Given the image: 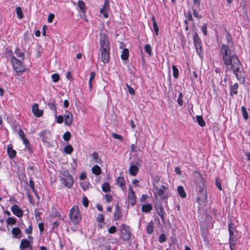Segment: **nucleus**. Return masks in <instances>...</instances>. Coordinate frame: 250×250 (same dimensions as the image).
Returning a JSON list of instances; mask_svg holds the SVG:
<instances>
[{
	"label": "nucleus",
	"instance_id": "62",
	"mask_svg": "<svg viewBox=\"0 0 250 250\" xmlns=\"http://www.w3.org/2000/svg\"><path fill=\"white\" fill-rule=\"evenodd\" d=\"M39 228L40 229V233L42 234L43 230H44V226L43 223H39L38 225Z\"/></svg>",
	"mask_w": 250,
	"mask_h": 250
},
{
	"label": "nucleus",
	"instance_id": "12",
	"mask_svg": "<svg viewBox=\"0 0 250 250\" xmlns=\"http://www.w3.org/2000/svg\"><path fill=\"white\" fill-rule=\"evenodd\" d=\"M141 162L140 160L137 159L135 164L131 163L129 167V172L131 175L135 176L137 175L139 171L138 166H140Z\"/></svg>",
	"mask_w": 250,
	"mask_h": 250
},
{
	"label": "nucleus",
	"instance_id": "54",
	"mask_svg": "<svg viewBox=\"0 0 250 250\" xmlns=\"http://www.w3.org/2000/svg\"><path fill=\"white\" fill-rule=\"evenodd\" d=\"M130 150L132 152H135L139 150V149L135 145L132 144L130 146Z\"/></svg>",
	"mask_w": 250,
	"mask_h": 250
},
{
	"label": "nucleus",
	"instance_id": "47",
	"mask_svg": "<svg viewBox=\"0 0 250 250\" xmlns=\"http://www.w3.org/2000/svg\"><path fill=\"white\" fill-rule=\"evenodd\" d=\"M25 232L26 234H31L32 232V224L30 223L28 228L25 229Z\"/></svg>",
	"mask_w": 250,
	"mask_h": 250
},
{
	"label": "nucleus",
	"instance_id": "40",
	"mask_svg": "<svg viewBox=\"0 0 250 250\" xmlns=\"http://www.w3.org/2000/svg\"><path fill=\"white\" fill-rule=\"evenodd\" d=\"M16 12L17 15L20 19H22L23 17L21 9L20 7H18L16 8Z\"/></svg>",
	"mask_w": 250,
	"mask_h": 250
},
{
	"label": "nucleus",
	"instance_id": "25",
	"mask_svg": "<svg viewBox=\"0 0 250 250\" xmlns=\"http://www.w3.org/2000/svg\"><path fill=\"white\" fill-rule=\"evenodd\" d=\"M177 191L180 197L182 198H185L186 197V193L182 186H178Z\"/></svg>",
	"mask_w": 250,
	"mask_h": 250
},
{
	"label": "nucleus",
	"instance_id": "4",
	"mask_svg": "<svg viewBox=\"0 0 250 250\" xmlns=\"http://www.w3.org/2000/svg\"><path fill=\"white\" fill-rule=\"evenodd\" d=\"M61 180L62 184L68 188H70L73 184V178L68 171H64L61 173Z\"/></svg>",
	"mask_w": 250,
	"mask_h": 250
},
{
	"label": "nucleus",
	"instance_id": "27",
	"mask_svg": "<svg viewBox=\"0 0 250 250\" xmlns=\"http://www.w3.org/2000/svg\"><path fill=\"white\" fill-rule=\"evenodd\" d=\"M153 223L152 221L148 223L147 228H146V232L148 234H150L153 231Z\"/></svg>",
	"mask_w": 250,
	"mask_h": 250
},
{
	"label": "nucleus",
	"instance_id": "2",
	"mask_svg": "<svg viewBox=\"0 0 250 250\" xmlns=\"http://www.w3.org/2000/svg\"><path fill=\"white\" fill-rule=\"evenodd\" d=\"M69 216L71 222L74 224L77 225L80 222L82 217L78 206H75L72 208L69 212Z\"/></svg>",
	"mask_w": 250,
	"mask_h": 250
},
{
	"label": "nucleus",
	"instance_id": "53",
	"mask_svg": "<svg viewBox=\"0 0 250 250\" xmlns=\"http://www.w3.org/2000/svg\"><path fill=\"white\" fill-rule=\"evenodd\" d=\"M117 229L115 226H111L108 229V231L109 233L113 234L116 231Z\"/></svg>",
	"mask_w": 250,
	"mask_h": 250
},
{
	"label": "nucleus",
	"instance_id": "30",
	"mask_svg": "<svg viewBox=\"0 0 250 250\" xmlns=\"http://www.w3.org/2000/svg\"><path fill=\"white\" fill-rule=\"evenodd\" d=\"M102 188L103 191L105 192L110 191V186L108 182L104 183L102 185Z\"/></svg>",
	"mask_w": 250,
	"mask_h": 250
},
{
	"label": "nucleus",
	"instance_id": "56",
	"mask_svg": "<svg viewBox=\"0 0 250 250\" xmlns=\"http://www.w3.org/2000/svg\"><path fill=\"white\" fill-rule=\"evenodd\" d=\"M200 0H193L194 6L197 9L200 8Z\"/></svg>",
	"mask_w": 250,
	"mask_h": 250
},
{
	"label": "nucleus",
	"instance_id": "22",
	"mask_svg": "<svg viewBox=\"0 0 250 250\" xmlns=\"http://www.w3.org/2000/svg\"><path fill=\"white\" fill-rule=\"evenodd\" d=\"M122 212L119 208L118 205H117L116 210L114 213V219L115 220H118L122 217Z\"/></svg>",
	"mask_w": 250,
	"mask_h": 250
},
{
	"label": "nucleus",
	"instance_id": "9",
	"mask_svg": "<svg viewBox=\"0 0 250 250\" xmlns=\"http://www.w3.org/2000/svg\"><path fill=\"white\" fill-rule=\"evenodd\" d=\"M28 238L29 240L25 239L21 240L20 246L21 250H32L33 237L29 236Z\"/></svg>",
	"mask_w": 250,
	"mask_h": 250
},
{
	"label": "nucleus",
	"instance_id": "59",
	"mask_svg": "<svg viewBox=\"0 0 250 250\" xmlns=\"http://www.w3.org/2000/svg\"><path fill=\"white\" fill-rule=\"evenodd\" d=\"M55 16L54 14H50L48 17L47 21L49 22H52L54 19Z\"/></svg>",
	"mask_w": 250,
	"mask_h": 250
},
{
	"label": "nucleus",
	"instance_id": "7",
	"mask_svg": "<svg viewBox=\"0 0 250 250\" xmlns=\"http://www.w3.org/2000/svg\"><path fill=\"white\" fill-rule=\"evenodd\" d=\"M110 43L108 37L105 33H100V49H110Z\"/></svg>",
	"mask_w": 250,
	"mask_h": 250
},
{
	"label": "nucleus",
	"instance_id": "43",
	"mask_svg": "<svg viewBox=\"0 0 250 250\" xmlns=\"http://www.w3.org/2000/svg\"><path fill=\"white\" fill-rule=\"evenodd\" d=\"M51 78L52 79L54 83H56L59 81L60 79V76L58 74H54L52 75Z\"/></svg>",
	"mask_w": 250,
	"mask_h": 250
},
{
	"label": "nucleus",
	"instance_id": "24",
	"mask_svg": "<svg viewBox=\"0 0 250 250\" xmlns=\"http://www.w3.org/2000/svg\"><path fill=\"white\" fill-rule=\"evenodd\" d=\"M129 56V51L127 49H124L122 52L121 57L123 60H126L128 59Z\"/></svg>",
	"mask_w": 250,
	"mask_h": 250
},
{
	"label": "nucleus",
	"instance_id": "57",
	"mask_svg": "<svg viewBox=\"0 0 250 250\" xmlns=\"http://www.w3.org/2000/svg\"><path fill=\"white\" fill-rule=\"evenodd\" d=\"M196 51H197V53L199 55H200L202 53V52H203L202 47H201V46L200 45V43L198 44L197 48H196Z\"/></svg>",
	"mask_w": 250,
	"mask_h": 250
},
{
	"label": "nucleus",
	"instance_id": "35",
	"mask_svg": "<svg viewBox=\"0 0 250 250\" xmlns=\"http://www.w3.org/2000/svg\"><path fill=\"white\" fill-rule=\"evenodd\" d=\"M241 110H242V113L244 119L245 120H248L249 118V115H248V112H247L246 107L244 106H242Z\"/></svg>",
	"mask_w": 250,
	"mask_h": 250
},
{
	"label": "nucleus",
	"instance_id": "15",
	"mask_svg": "<svg viewBox=\"0 0 250 250\" xmlns=\"http://www.w3.org/2000/svg\"><path fill=\"white\" fill-rule=\"evenodd\" d=\"M109 10V2L108 0H105L104 5L102 8L100 9L101 14H103L105 18H107L108 17V11Z\"/></svg>",
	"mask_w": 250,
	"mask_h": 250
},
{
	"label": "nucleus",
	"instance_id": "5",
	"mask_svg": "<svg viewBox=\"0 0 250 250\" xmlns=\"http://www.w3.org/2000/svg\"><path fill=\"white\" fill-rule=\"evenodd\" d=\"M168 188L167 187L163 185L159 188L155 187L153 188V192L154 194L158 196L162 199H167L168 197Z\"/></svg>",
	"mask_w": 250,
	"mask_h": 250
},
{
	"label": "nucleus",
	"instance_id": "13",
	"mask_svg": "<svg viewBox=\"0 0 250 250\" xmlns=\"http://www.w3.org/2000/svg\"><path fill=\"white\" fill-rule=\"evenodd\" d=\"M101 55V60L104 63H107L110 59L109 56V51L110 49H100Z\"/></svg>",
	"mask_w": 250,
	"mask_h": 250
},
{
	"label": "nucleus",
	"instance_id": "32",
	"mask_svg": "<svg viewBox=\"0 0 250 250\" xmlns=\"http://www.w3.org/2000/svg\"><path fill=\"white\" fill-rule=\"evenodd\" d=\"M172 69L173 71V76L175 79H177L179 76V70L177 67L173 65L172 66Z\"/></svg>",
	"mask_w": 250,
	"mask_h": 250
},
{
	"label": "nucleus",
	"instance_id": "38",
	"mask_svg": "<svg viewBox=\"0 0 250 250\" xmlns=\"http://www.w3.org/2000/svg\"><path fill=\"white\" fill-rule=\"evenodd\" d=\"M166 250H179V247L177 244L171 243L169 248L167 249Z\"/></svg>",
	"mask_w": 250,
	"mask_h": 250
},
{
	"label": "nucleus",
	"instance_id": "16",
	"mask_svg": "<svg viewBox=\"0 0 250 250\" xmlns=\"http://www.w3.org/2000/svg\"><path fill=\"white\" fill-rule=\"evenodd\" d=\"M13 213L18 217H21L23 216V211L17 205H14L11 208Z\"/></svg>",
	"mask_w": 250,
	"mask_h": 250
},
{
	"label": "nucleus",
	"instance_id": "42",
	"mask_svg": "<svg viewBox=\"0 0 250 250\" xmlns=\"http://www.w3.org/2000/svg\"><path fill=\"white\" fill-rule=\"evenodd\" d=\"M157 212H158L159 215L160 216L161 218L162 219H164L165 212H164V210L162 207H161L158 209Z\"/></svg>",
	"mask_w": 250,
	"mask_h": 250
},
{
	"label": "nucleus",
	"instance_id": "63",
	"mask_svg": "<svg viewBox=\"0 0 250 250\" xmlns=\"http://www.w3.org/2000/svg\"><path fill=\"white\" fill-rule=\"evenodd\" d=\"M95 73L94 72H92L90 73V77L89 80V82H92L93 79L95 78Z\"/></svg>",
	"mask_w": 250,
	"mask_h": 250
},
{
	"label": "nucleus",
	"instance_id": "26",
	"mask_svg": "<svg viewBox=\"0 0 250 250\" xmlns=\"http://www.w3.org/2000/svg\"><path fill=\"white\" fill-rule=\"evenodd\" d=\"M152 21L153 22V27L154 30L155 31L156 35L157 36V35H158V33H159V27H158L157 23L155 21V18L154 17H152Z\"/></svg>",
	"mask_w": 250,
	"mask_h": 250
},
{
	"label": "nucleus",
	"instance_id": "33",
	"mask_svg": "<svg viewBox=\"0 0 250 250\" xmlns=\"http://www.w3.org/2000/svg\"><path fill=\"white\" fill-rule=\"evenodd\" d=\"M239 85L237 83H235L233 86L231 88V92L230 94L232 95L233 94H237V89L238 88Z\"/></svg>",
	"mask_w": 250,
	"mask_h": 250
},
{
	"label": "nucleus",
	"instance_id": "34",
	"mask_svg": "<svg viewBox=\"0 0 250 250\" xmlns=\"http://www.w3.org/2000/svg\"><path fill=\"white\" fill-rule=\"evenodd\" d=\"M193 40L195 46L196 48H197L198 44L200 43V40L197 33H195L194 35Z\"/></svg>",
	"mask_w": 250,
	"mask_h": 250
},
{
	"label": "nucleus",
	"instance_id": "8",
	"mask_svg": "<svg viewBox=\"0 0 250 250\" xmlns=\"http://www.w3.org/2000/svg\"><path fill=\"white\" fill-rule=\"evenodd\" d=\"M235 228L233 224L230 223L229 225V246L231 250L234 248L235 242V235L234 234V231Z\"/></svg>",
	"mask_w": 250,
	"mask_h": 250
},
{
	"label": "nucleus",
	"instance_id": "36",
	"mask_svg": "<svg viewBox=\"0 0 250 250\" xmlns=\"http://www.w3.org/2000/svg\"><path fill=\"white\" fill-rule=\"evenodd\" d=\"M144 49L146 52L148 54L149 56H151L152 55V48L149 44H146L145 46Z\"/></svg>",
	"mask_w": 250,
	"mask_h": 250
},
{
	"label": "nucleus",
	"instance_id": "52",
	"mask_svg": "<svg viewBox=\"0 0 250 250\" xmlns=\"http://www.w3.org/2000/svg\"><path fill=\"white\" fill-rule=\"evenodd\" d=\"M126 86L127 88V90H128L129 94L132 95H134L135 92H134V89L130 85H129L127 83L126 84Z\"/></svg>",
	"mask_w": 250,
	"mask_h": 250
},
{
	"label": "nucleus",
	"instance_id": "14",
	"mask_svg": "<svg viewBox=\"0 0 250 250\" xmlns=\"http://www.w3.org/2000/svg\"><path fill=\"white\" fill-rule=\"evenodd\" d=\"M128 203L132 206H133L136 202V197L133 190L132 186L131 185L129 186L128 188Z\"/></svg>",
	"mask_w": 250,
	"mask_h": 250
},
{
	"label": "nucleus",
	"instance_id": "20",
	"mask_svg": "<svg viewBox=\"0 0 250 250\" xmlns=\"http://www.w3.org/2000/svg\"><path fill=\"white\" fill-rule=\"evenodd\" d=\"M116 183L122 190H125V186L124 182V179L123 177H118L116 180Z\"/></svg>",
	"mask_w": 250,
	"mask_h": 250
},
{
	"label": "nucleus",
	"instance_id": "17",
	"mask_svg": "<svg viewBox=\"0 0 250 250\" xmlns=\"http://www.w3.org/2000/svg\"><path fill=\"white\" fill-rule=\"evenodd\" d=\"M63 118H64L65 125L70 126L72 125L73 122L72 114L69 111H66Z\"/></svg>",
	"mask_w": 250,
	"mask_h": 250
},
{
	"label": "nucleus",
	"instance_id": "1",
	"mask_svg": "<svg viewBox=\"0 0 250 250\" xmlns=\"http://www.w3.org/2000/svg\"><path fill=\"white\" fill-rule=\"evenodd\" d=\"M228 44H223L221 47L222 59L226 66H229L230 70L233 71L236 78L239 81L244 80L243 68L234 49L231 36L229 32L227 34Z\"/></svg>",
	"mask_w": 250,
	"mask_h": 250
},
{
	"label": "nucleus",
	"instance_id": "11",
	"mask_svg": "<svg viewBox=\"0 0 250 250\" xmlns=\"http://www.w3.org/2000/svg\"><path fill=\"white\" fill-rule=\"evenodd\" d=\"M18 134H19L20 137L23 141V142L24 144L25 147H26V150L28 151L29 152L28 154L31 155L32 151L30 147V145L29 144V141L27 139H26L25 138V134L21 129H20L19 130Z\"/></svg>",
	"mask_w": 250,
	"mask_h": 250
},
{
	"label": "nucleus",
	"instance_id": "60",
	"mask_svg": "<svg viewBox=\"0 0 250 250\" xmlns=\"http://www.w3.org/2000/svg\"><path fill=\"white\" fill-rule=\"evenodd\" d=\"M216 185L217 187L218 188V189L220 190H221L222 189L221 185V182L218 179V178L216 180Z\"/></svg>",
	"mask_w": 250,
	"mask_h": 250
},
{
	"label": "nucleus",
	"instance_id": "31",
	"mask_svg": "<svg viewBox=\"0 0 250 250\" xmlns=\"http://www.w3.org/2000/svg\"><path fill=\"white\" fill-rule=\"evenodd\" d=\"M196 120L198 124L201 126H204L205 125V122L204 121L203 117L201 116H197Z\"/></svg>",
	"mask_w": 250,
	"mask_h": 250
},
{
	"label": "nucleus",
	"instance_id": "64",
	"mask_svg": "<svg viewBox=\"0 0 250 250\" xmlns=\"http://www.w3.org/2000/svg\"><path fill=\"white\" fill-rule=\"evenodd\" d=\"M92 161L100 164L102 162L100 157H93Z\"/></svg>",
	"mask_w": 250,
	"mask_h": 250
},
{
	"label": "nucleus",
	"instance_id": "39",
	"mask_svg": "<svg viewBox=\"0 0 250 250\" xmlns=\"http://www.w3.org/2000/svg\"><path fill=\"white\" fill-rule=\"evenodd\" d=\"M78 5L79 8L83 11H84L85 10V5L84 2L82 0H79L78 2Z\"/></svg>",
	"mask_w": 250,
	"mask_h": 250
},
{
	"label": "nucleus",
	"instance_id": "29",
	"mask_svg": "<svg viewBox=\"0 0 250 250\" xmlns=\"http://www.w3.org/2000/svg\"><path fill=\"white\" fill-rule=\"evenodd\" d=\"M152 209V207L150 204L144 205L142 207V210L143 212H148Z\"/></svg>",
	"mask_w": 250,
	"mask_h": 250
},
{
	"label": "nucleus",
	"instance_id": "48",
	"mask_svg": "<svg viewBox=\"0 0 250 250\" xmlns=\"http://www.w3.org/2000/svg\"><path fill=\"white\" fill-rule=\"evenodd\" d=\"M48 106L49 107L55 111V112H57L56 107L55 105V101L53 103H50L48 104Z\"/></svg>",
	"mask_w": 250,
	"mask_h": 250
},
{
	"label": "nucleus",
	"instance_id": "44",
	"mask_svg": "<svg viewBox=\"0 0 250 250\" xmlns=\"http://www.w3.org/2000/svg\"><path fill=\"white\" fill-rule=\"evenodd\" d=\"M16 221L14 218L9 217L7 219V223L9 225H14L16 223Z\"/></svg>",
	"mask_w": 250,
	"mask_h": 250
},
{
	"label": "nucleus",
	"instance_id": "51",
	"mask_svg": "<svg viewBox=\"0 0 250 250\" xmlns=\"http://www.w3.org/2000/svg\"><path fill=\"white\" fill-rule=\"evenodd\" d=\"M182 98H183V95H182V93H180L179 94V96H178V104L180 106H182L183 105V102Z\"/></svg>",
	"mask_w": 250,
	"mask_h": 250
},
{
	"label": "nucleus",
	"instance_id": "50",
	"mask_svg": "<svg viewBox=\"0 0 250 250\" xmlns=\"http://www.w3.org/2000/svg\"><path fill=\"white\" fill-rule=\"evenodd\" d=\"M56 122L58 124H61L63 121V117L61 115H59L57 116L56 115Z\"/></svg>",
	"mask_w": 250,
	"mask_h": 250
},
{
	"label": "nucleus",
	"instance_id": "28",
	"mask_svg": "<svg viewBox=\"0 0 250 250\" xmlns=\"http://www.w3.org/2000/svg\"><path fill=\"white\" fill-rule=\"evenodd\" d=\"M15 54L17 56L20 58L22 61H23L24 59V54L23 52H22L20 49L17 48L15 50Z\"/></svg>",
	"mask_w": 250,
	"mask_h": 250
},
{
	"label": "nucleus",
	"instance_id": "46",
	"mask_svg": "<svg viewBox=\"0 0 250 250\" xmlns=\"http://www.w3.org/2000/svg\"><path fill=\"white\" fill-rule=\"evenodd\" d=\"M112 137L114 138V139H118V140H120V141H123V137L122 136L120 135H119L118 134H116V133H113L112 134Z\"/></svg>",
	"mask_w": 250,
	"mask_h": 250
},
{
	"label": "nucleus",
	"instance_id": "21",
	"mask_svg": "<svg viewBox=\"0 0 250 250\" xmlns=\"http://www.w3.org/2000/svg\"><path fill=\"white\" fill-rule=\"evenodd\" d=\"M7 151L9 156H15L16 155V151L15 150L13 149V146L11 144H9L7 146Z\"/></svg>",
	"mask_w": 250,
	"mask_h": 250
},
{
	"label": "nucleus",
	"instance_id": "41",
	"mask_svg": "<svg viewBox=\"0 0 250 250\" xmlns=\"http://www.w3.org/2000/svg\"><path fill=\"white\" fill-rule=\"evenodd\" d=\"M71 136V133L67 131L64 133L63 138L65 141H68L70 140Z\"/></svg>",
	"mask_w": 250,
	"mask_h": 250
},
{
	"label": "nucleus",
	"instance_id": "61",
	"mask_svg": "<svg viewBox=\"0 0 250 250\" xmlns=\"http://www.w3.org/2000/svg\"><path fill=\"white\" fill-rule=\"evenodd\" d=\"M202 30L203 32L204 35H207V26L206 24H205L202 27Z\"/></svg>",
	"mask_w": 250,
	"mask_h": 250
},
{
	"label": "nucleus",
	"instance_id": "55",
	"mask_svg": "<svg viewBox=\"0 0 250 250\" xmlns=\"http://www.w3.org/2000/svg\"><path fill=\"white\" fill-rule=\"evenodd\" d=\"M166 240V235L164 234H161L159 238V241L160 243H163Z\"/></svg>",
	"mask_w": 250,
	"mask_h": 250
},
{
	"label": "nucleus",
	"instance_id": "58",
	"mask_svg": "<svg viewBox=\"0 0 250 250\" xmlns=\"http://www.w3.org/2000/svg\"><path fill=\"white\" fill-rule=\"evenodd\" d=\"M112 196L110 194H106L105 195V199L108 202H110L112 200Z\"/></svg>",
	"mask_w": 250,
	"mask_h": 250
},
{
	"label": "nucleus",
	"instance_id": "19",
	"mask_svg": "<svg viewBox=\"0 0 250 250\" xmlns=\"http://www.w3.org/2000/svg\"><path fill=\"white\" fill-rule=\"evenodd\" d=\"M11 233L13 237L20 239L22 236V233L20 229L18 227L13 228L11 230Z\"/></svg>",
	"mask_w": 250,
	"mask_h": 250
},
{
	"label": "nucleus",
	"instance_id": "18",
	"mask_svg": "<svg viewBox=\"0 0 250 250\" xmlns=\"http://www.w3.org/2000/svg\"><path fill=\"white\" fill-rule=\"evenodd\" d=\"M32 111L33 114L37 117H40L42 116L43 111L42 110H40L39 105L37 104H34L32 107Z\"/></svg>",
	"mask_w": 250,
	"mask_h": 250
},
{
	"label": "nucleus",
	"instance_id": "10",
	"mask_svg": "<svg viewBox=\"0 0 250 250\" xmlns=\"http://www.w3.org/2000/svg\"><path fill=\"white\" fill-rule=\"evenodd\" d=\"M120 231L121 232L122 237L125 240H128L131 237V232L129 227L125 224H123L120 227Z\"/></svg>",
	"mask_w": 250,
	"mask_h": 250
},
{
	"label": "nucleus",
	"instance_id": "49",
	"mask_svg": "<svg viewBox=\"0 0 250 250\" xmlns=\"http://www.w3.org/2000/svg\"><path fill=\"white\" fill-rule=\"evenodd\" d=\"M82 202H83V205L85 207L87 208L88 206V203H89L88 200L85 196H84L83 198Z\"/></svg>",
	"mask_w": 250,
	"mask_h": 250
},
{
	"label": "nucleus",
	"instance_id": "23",
	"mask_svg": "<svg viewBox=\"0 0 250 250\" xmlns=\"http://www.w3.org/2000/svg\"><path fill=\"white\" fill-rule=\"evenodd\" d=\"M92 171L93 173L96 175H99L102 173L101 168L98 165H95L92 168Z\"/></svg>",
	"mask_w": 250,
	"mask_h": 250
},
{
	"label": "nucleus",
	"instance_id": "37",
	"mask_svg": "<svg viewBox=\"0 0 250 250\" xmlns=\"http://www.w3.org/2000/svg\"><path fill=\"white\" fill-rule=\"evenodd\" d=\"M73 147L70 145H67L64 148V151L67 154H70L73 151Z\"/></svg>",
	"mask_w": 250,
	"mask_h": 250
},
{
	"label": "nucleus",
	"instance_id": "3",
	"mask_svg": "<svg viewBox=\"0 0 250 250\" xmlns=\"http://www.w3.org/2000/svg\"><path fill=\"white\" fill-rule=\"evenodd\" d=\"M193 176L196 183V190L200 193H202L203 192L204 189L205 187V180L201 174L198 171H194L193 172Z\"/></svg>",
	"mask_w": 250,
	"mask_h": 250
},
{
	"label": "nucleus",
	"instance_id": "6",
	"mask_svg": "<svg viewBox=\"0 0 250 250\" xmlns=\"http://www.w3.org/2000/svg\"><path fill=\"white\" fill-rule=\"evenodd\" d=\"M11 61L13 64V68L18 73H22L25 71V67L21 60L17 59L12 54L10 55Z\"/></svg>",
	"mask_w": 250,
	"mask_h": 250
},
{
	"label": "nucleus",
	"instance_id": "45",
	"mask_svg": "<svg viewBox=\"0 0 250 250\" xmlns=\"http://www.w3.org/2000/svg\"><path fill=\"white\" fill-rule=\"evenodd\" d=\"M104 218L102 214H99L97 217V221L100 223H104Z\"/></svg>",
	"mask_w": 250,
	"mask_h": 250
}]
</instances>
